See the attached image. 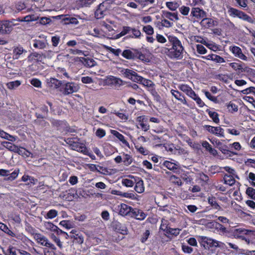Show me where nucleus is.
<instances>
[{"label":"nucleus","mask_w":255,"mask_h":255,"mask_svg":"<svg viewBox=\"0 0 255 255\" xmlns=\"http://www.w3.org/2000/svg\"><path fill=\"white\" fill-rule=\"evenodd\" d=\"M71 149L78 152L83 153L85 154L87 152V149L85 144L83 143L78 142L77 140L74 143V144L71 147Z\"/></svg>","instance_id":"2eb2a0df"},{"label":"nucleus","mask_w":255,"mask_h":255,"mask_svg":"<svg viewBox=\"0 0 255 255\" xmlns=\"http://www.w3.org/2000/svg\"><path fill=\"white\" fill-rule=\"evenodd\" d=\"M43 55L37 52H34L31 53L28 56V60L29 61L32 60H36L37 62H41L43 60Z\"/></svg>","instance_id":"5701e85b"},{"label":"nucleus","mask_w":255,"mask_h":255,"mask_svg":"<svg viewBox=\"0 0 255 255\" xmlns=\"http://www.w3.org/2000/svg\"><path fill=\"white\" fill-rule=\"evenodd\" d=\"M135 191L138 193H142L144 191V188L143 185V181L142 180L139 181L136 184L134 187Z\"/></svg>","instance_id":"09e8293b"},{"label":"nucleus","mask_w":255,"mask_h":255,"mask_svg":"<svg viewBox=\"0 0 255 255\" xmlns=\"http://www.w3.org/2000/svg\"><path fill=\"white\" fill-rule=\"evenodd\" d=\"M18 170H15L11 173H9V171L5 169L0 170V175H17Z\"/></svg>","instance_id":"de8ad7c7"},{"label":"nucleus","mask_w":255,"mask_h":255,"mask_svg":"<svg viewBox=\"0 0 255 255\" xmlns=\"http://www.w3.org/2000/svg\"><path fill=\"white\" fill-rule=\"evenodd\" d=\"M0 229L11 237L18 238L17 235L2 223H0Z\"/></svg>","instance_id":"393cba45"},{"label":"nucleus","mask_w":255,"mask_h":255,"mask_svg":"<svg viewBox=\"0 0 255 255\" xmlns=\"http://www.w3.org/2000/svg\"><path fill=\"white\" fill-rule=\"evenodd\" d=\"M168 39L172 45V47L168 49V56L172 59H181L185 52L181 42L176 37L171 35L168 36Z\"/></svg>","instance_id":"f257e3e1"},{"label":"nucleus","mask_w":255,"mask_h":255,"mask_svg":"<svg viewBox=\"0 0 255 255\" xmlns=\"http://www.w3.org/2000/svg\"><path fill=\"white\" fill-rule=\"evenodd\" d=\"M203 127L204 129L212 134L224 137V129L220 127H215L209 125H204Z\"/></svg>","instance_id":"423d86ee"},{"label":"nucleus","mask_w":255,"mask_h":255,"mask_svg":"<svg viewBox=\"0 0 255 255\" xmlns=\"http://www.w3.org/2000/svg\"><path fill=\"white\" fill-rule=\"evenodd\" d=\"M191 15L196 19H200L206 16V13L203 9L199 7H193L192 8Z\"/></svg>","instance_id":"9d476101"},{"label":"nucleus","mask_w":255,"mask_h":255,"mask_svg":"<svg viewBox=\"0 0 255 255\" xmlns=\"http://www.w3.org/2000/svg\"><path fill=\"white\" fill-rule=\"evenodd\" d=\"M208 201L209 204L215 209L218 210H221V207L216 202L215 197L213 196L209 197L208 198Z\"/></svg>","instance_id":"cd10ccee"},{"label":"nucleus","mask_w":255,"mask_h":255,"mask_svg":"<svg viewBox=\"0 0 255 255\" xmlns=\"http://www.w3.org/2000/svg\"><path fill=\"white\" fill-rule=\"evenodd\" d=\"M208 176H204V178H200L198 180V182L202 186H205V185L208 184Z\"/></svg>","instance_id":"338daca9"},{"label":"nucleus","mask_w":255,"mask_h":255,"mask_svg":"<svg viewBox=\"0 0 255 255\" xmlns=\"http://www.w3.org/2000/svg\"><path fill=\"white\" fill-rule=\"evenodd\" d=\"M248 196L253 200H255V189L252 187H248L246 192Z\"/></svg>","instance_id":"8fccbe9b"},{"label":"nucleus","mask_w":255,"mask_h":255,"mask_svg":"<svg viewBox=\"0 0 255 255\" xmlns=\"http://www.w3.org/2000/svg\"><path fill=\"white\" fill-rule=\"evenodd\" d=\"M137 80H136V82H139L147 87H150L152 84V82L150 80L146 79L140 76H138Z\"/></svg>","instance_id":"58836bf2"},{"label":"nucleus","mask_w":255,"mask_h":255,"mask_svg":"<svg viewBox=\"0 0 255 255\" xmlns=\"http://www.w3.org/2000/svg\"><path fill=\"white\" fill-rule=\"evenodd\" d=\"M107 11V6L105 5L104 2L100 3L95 12V16L97 19L102 18L105 15Z\"/></svg>","instance_id":"9b49d317"},{"label":"nucleus","mask_w":255,"mask_h":255,"mask_svg":"<svg viewBox=\"0 0 255 255\" xmlns=\"http://www.w3.org/2000/svg\"><path fill=\"white\" fill-rule=\"evenodd\" d=\"M43 224L44 227L50 231L55 232V230H57V227L50 222H44Z\"/></svg>","instance_id":"ea45409f"},{"label":"nucleus","mask_w":255,"mask_h":255,"mask_svg":"<svg viewBox=\"0 0 255 255\" xmlns=\"http://www.w3.org/2000/svg\"><path fill=\"white\" fill-rule=\"evenodd\" d=\"M201 24L205 27H210L213 25V20L211 18H203Z\"/></svg>","instance_id":"e433bc0d"},{"label":"nucleus","mask_w":255,"mask_h":255,"mask_svg":"<svg viewBox=\"0 0 255 255\" xmlns=\"http://www.w3.org/2000/svg\"><path fill=\"white\" fill-rule=\"evenodd\" d=\"M131 214V217H134L139 220L144 219L146 216V215L142 210L137 208H133Z\"/></svg>","instance_id":"ddd939ff"},{"label":"nucleus","mask_w":255,"mask_h":255,"mask_svg":"<svg viewBox=\"0 0 255 255\" xmlns=\"http://www.w3.org/2000/svg\"><path fill=\"white\" fill-rule=\"evenodd\" d=\"M10 218L15 223L17 224H19L21 222V218L20 216L18 214L16 213H12L10 215Z\"/></svg>","instance_id":"4d7b16f0"},{"label":"nucleus","mask_w":255,"mask_h":255,"mask_svg":"<svg viewBox=\"0 0 255 255\" xmlns=\"http://www.w3.org/2000/svg\"><path fill=\"white\" fill-rule=\"evenodd\" d=\"M26 52V50L21 46L14 47L13 49V56L16 59H18L22 53Z\"/></svg>","instance_id":"4be33fe9"},{"label":"nucleus","mask_w":255,"mask_h":255,"mask_svg":"<svg viewBox=\"0 0 255 255\" xmlns=\"http://www.w3.org/2000/svg\"><path fill=\"white\" fill-rule=\"evenodd\" d=\"M17 252L19 253V250L15 248L9 246L6 252H4L5 255H17Z\"/></svg>","instance_id":"a19ab883"},{"label":"nucleus","mask_w":255,"mask_h":255,"mask_svg":"<svg viewBox=\"0 0 255 255\" xmlns=\"http://www.w3.org/2000/svg\"><path fill=\"white\" fill-rule=\"evenodd\" d=\"M228 111L231 113L236 112L238 110V107L232 102H230L227 106Z\"/></svg>","instance_id":"49530a36"},{"label":"nucleus","mask_w":255,"mask_h":255,"mask_svg":"<svg viewBox=\"0 0 255 255\" xmlns=\"http://www.w3.org/2000/svg\"><path fill=\"white\" fill-rule=\"evenodd\" d=\"M150 93L153 97L154 101H156L157 102H158L159 103H160L161 102V98L159 95L155 91V90L151 89L150 90Z\"/></svg>","instance_id":"3c124183"},{"label":"nucleus","mask_w":255,"mask_h":255,"mask_svg":"<svg viewBox=\"0 0 255 255\" xmlns=\"http://www.w3.org/2000/svg\"><path fill=\"white\" fill-rule=\"evenodd\" d=\"M131 27L129 26H125L123 27L122 31L120 33V36H124L127 34H130Z\"/></svg>","instance_id":"774afa93"},{"label":"nucleus","mask_w":255,"mask_h":255,"mask_svg":"<svg viewBox=\"0 0 255 255\" xmlns=\"http://www.w3.org/2000/svg\"><path fill=\"white\" fill-rule=\"evenodd\" d=\"M206 112L208 113L210 117L213 120V122L216 124L219 123L220 120L219 118V115L215 112H213L209 109L206 110Z\"/></svg>","instance_id":"473e14b6"},{"label":"nucleus","mask_w":255,"mask_h":255,"mask_svg":"<svg viewBox=\"0 0 255 255\" xmlns=\"http://www.w3.org/2000/svg\"><path fill=\"white\" fill-rule=\"evenodd\" d=\"M34 123L36 125L41 126L42 127H46L48 125V123L44 120L36 119L34 120Z\"/></svg>","instance_id":"bf43d9fd"},{"label":"nucleus","mask_w":255,"mask_h":255,"mask_svg":"<svg viewBox=\"0 0 255 255\" xmlns=\"http://www.w3.org/2000/svg\"><path fill=\"white\" fill-rule=\"evenodd\" d=\"M112 227L113 229L118 233H120L123 235L127 234L128 230L127 227L119 222H114L112 224Z\"/></svg>","instance_id":"1a4fd4ad"},{"label":"nucleus","mask_w":255,"mask_h":255,"mask_svg":"<svg viewBox=\"0 0 255 255\" xmlns=\"http://www.w3.org/2000/svg\"><path fill=\"white\" fill-rule=\"evenodd\" d=\"M170 229V227H168V225L166 223V221L162 220L161 224L160 227V230H161L164 231L166 234H168V231Z\"/></svg>","instance_id":"13d9d810"},{"label":"nucleus","mask_w":255,"mask_h":255,"mask_svg":"<svg viewBox=\"0 0 255 255\" xmlns=\"http://www.w3.org/2000/svg\"><path fill=\"white\" fill-rule=\"evenodd\" d=\"M202 145L204 148L206 149V150L209 151L210 154H212L213 155L216 156L218 154L217 150L211 147V145L207 141H203Z\"/></svg>","instance_id":"bb28decb"},{"label":"nucleus","mask_w":255,"mask_h":255,"mask_svg":"<svg viewBox=\"0 0 255 255\" xmlns=\"http://www.w3.org/2000/svg\"><path fill=\"white\" fill-rule=\"evenodd\" d=\"M123 162L126 165H129L132 162L131 157L128 154L125 155L123 158Z\"/></svg>","instance_id":"e2e57ef3"},{"label":"nucleus","mask_w":255,"mask_h":255,"mask_svg":"<svg viewBox=\"0 0 255 255\" xmlns=\"http://www.w3.org/2000/svg\"><path fill=\"white\" fill-rule=\"evenodd\" d=\"M112 133L117 137L124 144H128V141L125 139L124 136L116 130H112Z\"/></svg>","instance_id":"c9c22d12"},{"label":"nucleus","mask_w":255,"mask_h":255,"mask_svg":"<svg viewBox=\"0 0 255 255\" xmlns=\"http://www.w3.org/2000/svg\"><path fill=\"white\" fill-rule=\"evenodd\" d=\"M60 41V37L57 35L52 36L51 38V42L52 45L54 47L58 46Z\"/></svg>","instance_id":"0e129e2a"},{"label":"nucleus","mask_w":255,"mask_h":255,"mask_svg":"<svg viewBox=\"0 0 255 255\" xmlns=\"http://www.w3.org/2000/svg\"><path fill=\"white\" fill-rule=\"evenodd\" d=\"M66 238H69L73 239L74 241L79 244H82L83 243L84 238L82 235H79V234L72 235L66 234Z\"/></svg>","instance_id":"b1692460"},{"label":"nucleus","mask_w":255,"mask_h":255,"mask_svg":"<svg viewBox=\"0 0 255 255\" xmlns=\"http://www.w3.org/2000/svg\"><path fill=\"white\" fill-rule=\"evenodd\" d=\"M34 238L41 245L49 247L52 249H56L55 246L51 244L47 238L43 235L40 234H35L34 236Z\"/></svg>","instance_id":"7ed1b4c3"},{"label":"nucleus","mask_w":255,"mask_h":255,"mask_svg":"<svg viewBox=\"0 0 255 255\" xmlns=\"http://www.w3.org/2000/svg\"><path fill=\"white\" fill-rule=\"evenodd\" d=\"M169 180L171 182L177 184L178 186L182 185L181 180L178 176H170Z\"/></svg>","instance_id":"5fc2aeb1"},{"label":"nucleus","mask_w":255,"mask_h":255,"mask_svg":"<svg viewBox=\"0 0 255 255\" xmlns=\"http://www.w3.org/2000/svg\"><path fill=\"white\" fill-rule=\"evenodd\" d=\"M59 224L67 229L72 228L74 227V224L69 220L62 221L60 222Z\"/></svg>","instance_id":"79ce46f5"},{"label":"nucleus","mask_w":255,"mask_h":255,"mask_svg":"<svg viewBox=\"0 0 255 255\" xmlns=\"http://www.w3.org/2000/svg\"><path fill=\"white\" fill-rule=\"evenodd\" d=\"M170 92L172 95L174 96L176 99L179 101L184 105L187 104L184 96L182 95L179 91L174 90H171Z\"/></svg>","instance_id":"aec40b11"},{"label":"nucleus","mask_w":255,"mask_h":255,"mask_svg":"<svg viewBox=\"0 0 255 255\" xmlns=\"http://www.w3.org/2000/svg\"><path fill=\"white\" fill-rule=\"evenodd\" d=\"M107 82L109 85H114L115 88H118L123 84V81L119 78L112 76L107 79Z\"/></svg>","instance_id":"a211bd4d"},{"label":"nucleus","mask_w":255,"mask_h":255,"mask_svg":"<svg viewBox=\"0 0 255 255\" xmlns=\"http://www.w3.org/2000/svg\"><path fill=\"white\" fill-rule=\"evenodd\" d=\"M137 58L144 62H148L149 60L145 55L141 53V52L136 49L135 54V59Z\"/></svg>","instance_id":"4c0bfd02"},{"label":"nucleus","mask_w":255,"mask_h":255,"mask_svg":"<svg viewBox=\"0 0 255 255\" xmlns=\"http://www.w3.org/2000/svg\"><path fill=\"white\" fill-rule=\"evenodd\" d=\"M79 62H81L84 66L88 67H94L96 64L95 60L91 58H85L84 57L79 58Z\"/></svg>","instance_id":"6ab92c4d"},{"label":"nucleus","mask_w":255,"mask_h":255,"mask_svg":"<svg viewBox=\"0 0 255 255\" xmlns=\"http://www.w3.org/2000/svg\"><path fill=\"white\" fill-rule=\"evenodd\" d=\"M62 20L64 21L65 24H77L79 23L78 20L75 17H70V16H67L66 15V16L62 18Z\"/></svg>","instance_id":"2f4dec72"},{"label":"nucleus","mask_w":255,"mask_h":255,"mask_svg":"<svg viewBox=\"0 0 255 255\" xmlns=\"http://www.w3.org/2000/svg\"><path fill=\"white\" fill-rule=\"evenodd\" d=\"M179 88L180 90L185 93L188 96L190 97L193 94V90L188 86L187 85L182 84L179 86Z\"/></svg>","instance_id":"c756f323"},{"label":"nucleus","mask_w":255,"mask_h":255,"mask_svg":"<svg viewBox=\"0 0 255 255\" xmlns=\"http://www.w3.org/2000/svg\"><path fill=\"white\" fill-rule=\"evenodd\" d=\"M230 49L235 56L245 61L248 60L247 57L243 53L241 49L239 47L236 46H230Z\"/></svg>","instance_id":"6e6552de"},{"label":"nucleus","mask_w":255,"mask_h":255,"mask_svg":"<svg viewBox=\"0 0 255 255\" xmlns=\"http://www.w3.org/2000/svg\"><path fill=\"white\" fill-rule=\"evenodd\" d=\"M58 215V212L56 210L51 209L49 210L46 214L45 218L46 219H53L56 217Z\"/></svg>","instance_id":"c03bdc74"},{"label":"nucleus","mask_w":255,"mask_h":255,"mask_svg":"<svg viewBox=\"0 0 255 255\" xmlns=\"http://www.w3.org/2000/svg\"><path fill=\"white\" fill-rule=\"evenodd\" d=\"M228 12L231 16H237L238 18L242 19L245 21H247L250 23H254V21L251 16H249L245 12L240 11L236 8L230 7L229 8Z\"/></svg>","instance_id":"f03ea898"},{"label":"nucleus","mask_w":255,"mask_h":255,"mask_svg":"<svg viewBox=\"0 0 255 255\" xmlns=\"http://www.w3.org/2000/svg\"><path fill=\"white\" fill-rule=\"evenodd\" d=\"M132 208L127 205L125 204H121L120 206V209L119 210V214L122 216H126L128 213H131Z\"/></svg>","instance_id":"412c9836"},{"label":"nucleus","mask_w":255,"mask_h":255,"mask_svg":"<svg viewBox=\"0 0 255 255\" xmlns=\"http://www.w3.org/2000/svg\"><path fill=\"white\" fill-rule=\"evenodd\" d=\"M79 87L74 83L68 82L64 84V89L63 94L64 95H68L78 91Z\"/></svg>","instance_id":"20e7f679"},{"label":"nucleus","mask_w":255,"mask_h":255,"mask_svg":"<svg viewBox=\"0 0 255 255\" xmlns=\"http://www.w3.org/2000/svg\"><path fill=\"white\" fill-rule=\"evenodd\" d=\"M95 0H80L79 4L82 7H88Z\"/></svg>","instance_id":"6e6d98bb"},{"label":"nucleus","mask_w":255,"mask_h":255,"mask_svg":"<svg viewBox=\"0 0 255 255\" xmlns=\"http://www.w3.org/2000/svg\"><path fill=\"white\" fill-rule=\"evenodd\" d=\"M162 17L169 19L171 20H174V19L176 20L178 19V17L176 13L165 11H162Z\"/></svg>","instance_id":"a878e982"},{"label":"nucleus","mask_w":255,"mask_h":255,"mask_svg":"<svg viewBox=\"0 0 255 255\" xmlns=\"http://www.w3.org/2000/svg\"><path fill=\"white\" fill-rule=\"evenodd\" d=\"M143 31L147 35H151L154 33L153 28L150 25H147L143 27Z\"/></svg>","instance_id":"603ef678"},{"label":"nucleus","mask_w":255,"mask_h":255,"mask_svg":"<svg viewBox=\"0 0 255 255\" xmlns=\"http://www.w3.org/2000/svg\"><path fill=\"white\" fill-rule=\"evenodd\" d=\"M224 181L225 184L230 186H232L235 183V179L234 176H224Z\"/></svg>","instance_id":"37998d69"},{"label":"nucleus","mask_w":255,"mask_h":255,"mask_svg":"<svg viewBox=\"0 0 255 255\" xmlns=\"http://www.w3.org/2000/svg\"><path fill=\"white\" fill-rule=\"evenodd\" d=\"M122 71L123 72V74L126 78L130 79L133 82H136L138 75L135 72L128 69H125Z\"/></svg>","instance_id":"4468645a"},{"label":"nucleus","mask_w":255,"mask_h":255,"mask_svg":"<svg viewBox=\"0 0 255 255\" xmlns=\"http://www.w3.org/2000/svg\"><path fill=\"white\" fill-rule=\"evenodd\" d=\"M12 30V27L9 21L0 20V34H7L10 33Z\"/></svg>","instance_id":"39448f33"},{"label":"nucleus","mask_w":255,"mask_h":255,"mask_svg":"<svg viewBox=\"0 0 255 255\" xmlns=\"http://www.w3.org/2000/svg\"><path fill=\"white\" fill-rule=\"evenodd\" d=\"M33 41L34 43L33 45L34 47L40 49H43L46 48L47 44L45 42L37 39H35Z\"/></svg>","instance_id":"f704fd0d"},{"label":"nucleus","mask_w":255,"mask_h":255,"mask_svg":"<svg viewBox=\"0 0 255 255\" xmlns=\"http://www.w3.org/2000/svg\"><path fill=\"white\" fill-rule=\"evenodd\" d=\"M164 165L170 170H174L177 169V165L174 163L168 161H165L164 162Z\"/></svg>","instance_id":"864d4df0"},{"label":"nucleus","mask_w":255,"mask_h":255,"mask_svg":"<svg viewBox=\"0 0 255 255\" xmlns=\"http://www.w3.org/2000/svg\"><path fill=\"white\" fill-rule=\"evenodd\" d=\"M166 5L168 8L172 11L176 10L177 8V3H174L173 2H167L166 3Z\"/></svg>","instance_id":"69168bd1"},{"label":"nucleus","mask_w":255,"mask_h":255,"mask_svg":"<svg viewBox=\"0 0 255 255\" xmlns=\"http://www.w3.org/2000/svg\"><path fill=\"white\" fill-rule=\"evenodd\" d=\"M196 48L197 51L199 54H204L207 52L206 49L202 45L197 44Z\"/></svg>","instance_id":"680f3d73"},{"label":"nucleus","mask_w":255,"mask_h":255,"mask_svg":"<svg viewBox=\"0 0 255 255\" xmlns=\"http://www.w3.org/2000/svg\"><path fill=\"white\" fill-rule=\"evenodd\" d=\"M2 145L9 150L13 151H17L18 146L11 142L7 141H3L2 143Z\"/></svg>","instance_id":"7c9ffc66"},{"label":"nucleus","mask_w":255,"mask_h":255,"mask_svg":"<svg viewBox=\"0 0 255 255\" xmlns=\"http://www.w3.org/2000/svg\"><path fill=\"white\" fill-rule=\"evenodd\" d=\"M77 192L78 195V197H79L80 196H81L84 198H87L89 195L88 193L91 194L90 191H85L81 189H80L78 190H77Z\"/></svg>","instance_id":"052dcab7"},{"label":"nucleus","mask_w":255,"mask_h":255,"mask_svg":"<svg viewBox=\"0 0 255 255\" xmlns=\"http://www.w3.org/2000/svg\"><path fill=\"white\" fill-rule=\"evenodd\" d=\"M146 121L144 116L138 117L136 118V122L138 123V125L136 126L137 128H139L138 126H139L143 131H147L149 129V126L145 123Z\"/></svg>","instance_id":"f8f14e48"},{"label":"nucleus","mask_w":255,"mask_h":255,"mask_svg":"<svg viewBox=\"0 0 255 255\" xmlns=\"http://www.w3.org/2000/svg\"><path fill=\"white\" fill-rule=\"evenodd\" d=\"M251 230H246L243 228H239L235 230L234 235L235 236L239 235H250Z\"/></svg>","instance_id":"c85d7f7f"},{"label":"nucleus","mask_w":255,"mask_h":255,"mask_svg":"<svg viewBox=\"0 0 255 255\" xmlns=\"http://www.w3.org/2000/svg\"><path fill=\"white\" fill-rule=\"evenodd\" d=\"M136 49H126L123 51L122 55L127 59H135Z\"/></svg>","instance_id":"f3484780"},{"label":"nucleus","mask_w":255,"mask_h":255,"mask_svg":"<svg viewBox=\"0 0 255 255\" xmlns=\"http://www.w3.org/2000/svg\"><path fill=\"white\" fill-rule=\"evenodd\" d=\"M202 242L204 244H206L208 246H209V248L222 247L224 245L223 243L206 237L202 238Z\"/></svg>","instance_id":"0eeeda50"},{"label":"nucleus","mask_w":255,"mask_h":255,"mask_svg":"<svg viewBox=\"0 0 255 255\" xmlns=\"http://www.w3.org/2000/svg\"><path fill=\"white\" fill-rule=\"evenodd\" d=\"M21 84L20 81L16 80L14 81L9 82L7 83L6 85L8 89L9 90H14L17 88Z\"/></svg>","instance_id":"72a5a7b5"},{"label":"nucleus","mask_w":255,"mask_h":255,"mask_svg":"<svg viewBox=\"0 0 255 255\" xmlns=\"http://www.w3.org/2000/svg\"><path fill=\"white\" fill-rule=\"evenodd\" d=\"M47 84L49 87L51 89H57L62 85L63 82L55 78H51L47 79Z\"/></svg>","instance_id":"dca6fc26"},{"label":"nucleus","mask_w":255,"mask_h":255,"mask_svg":"<svg viewBox=\"0 0 255 255\" xmlns=\"http://www.w3.org/2000/svg\"><path fill=\"white\" fill-rule=\"evenodd\" d=\"M215 227L216 230H217L219 232L222 233V234L228 233L227 228L219 223H215Z\"/></svg>","instance_id":"a18cd8bd"}]
</instances>
